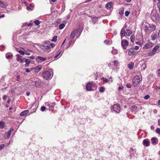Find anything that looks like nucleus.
I'll list each match as a JSON object with an SVG mask.
<instances>
[{
    "instance_id": "obj_10",
    "label": "nucleus",
    "mask_w": 160,
    "mask_h": 160,
    "mask_svg": "<svg viewBox=\"0 0 160 160\" xmlns=\"http://www.w3.org/2000/svg\"><path fill=\"white\" fill-rule=\"evenodd\" d=\"M55 105V102L50 104H46V105L49 108V109L50 110H53V109L54 106Z\"/></svg>"
},
{
    "instance_id": "obj_9",
    "label": "nucleus",
    "mask_w": 160,
    "mask_h": 160,
    "mask_svg": "<svg viewBox=\"0 0 160 160\" xmlns=\"http://www.w3.org/2000/svg\"><path fill=\"white\" fill-rule=\"evenodd\" d=\"M17 60L18 62H20V63H22L23 62V59L24 58H22V57L20 56L19 54H18L16 55Z\"/></svg>"
},
{
    "instance_id": "obj_12",
    "label": "nucleus",
    "mask_w": 160,
    "mask_h": 160,
    "mask_svg": "<svg viewBox=\"0 0 160 160\" xmlns=\"http://www.w3.org/2000/svg\"><path fill=\"white\" fill-rule=\"evenodd\" d=\"M78 30L75 29L71 33L70 35V38L71 39H73L75 37L76 33L77 32Z\"/></svg>"
},
{
    "instance_id": "obj_64",
    "label": "nucleus",
    "mask_w": 160,
    "mask_h": 160,
    "mask_svg": "<svg viewBox=\"0 0 160 160\" xmlns=\"http://www.w3.org/2000/svg\"><path fill=\"white\" fill-rule=\"evenodd\" d=\"M26 94L27 96H29L30 94V92H26Z\"/></svg>"
},
{
    "instance_id": "obj_49",
    "label": "nucleus",
    "mask_w": 160,
    "mask_h": 160,
    "mask_svg": "<svg viewBox=\"0 0 160 160\" xmlns=\"http://www.w3.org/2000/svg\"><path fill=\"white\" fill-rule=\"evenodd\" d=\"M32 24H31L30 23L29 24H27L26 23H25L23 25H22V27L23 26H25L27 25L28 26H30Z\"/></svg>"
},
{
    "instance_id": "obj_23",
    "label": "nucleus",
    "mask_w": 160,
    "mask_h": 160,
    "mask_svg": "<svg viewBox=\"0 0 160 160\" xmlns=\"http://www.w3.org/2000/svg\"><path fill=\"white\" fill-rule=\"evenodd\" d=\"M98 17H93L92 18V21L94 24H95L98 20Z\"/></svg>"
},
{
    "instance_id": "obj_22",
    "label": "nucleus",
    "mask_w": 160,
    "mask_h": 160,
    "mask_svg": "<svg viewBox=\"0 0 160 160\" xmlns=\"http://www.w3.org/2000/svg\"><path fill=\"white\" fill-rule=\"evenodd\" d=\"M132 33L131 31L129 29L126 30V34L128 36H130Z\"/></svg>"
},
{
    "instance_id": "obj_8",
    "label": "nucleus",
    "mask_w": 160,
    "mask_h": 160,
    "mask_svg": "<svg viewBox=\"0 0 160 160\" xmlns=\"http://www.w3.org/2000/svg\"><path fill=\"white\" fill-rule=\"evenodd\" d=\"M142 143L144 146L148 147L150 144V141L148 139H145L143 141Z\"/></svg>"
},
{
    "instance_id": "obj_60",
    "label": "nucleus",
    "mask_w": 160,
    "mask_h": 160,
    "mask_svg": "<svg viewBox=\"0 0 160 160\" xmlns=\"http://www.w3.org/2000/svg\"><path fill=\"white\" fill-rule=\"evenodd\" d=\"M7 98V96L6 95H4L2 97V98L4 100H5Z\"/></svg>"
},
{
    "instance_id": "obj_47",
    "label": "nucleus",
    "mask_w": 160,
    "mask_h": 160,
    "mask_svg": "<svg viewBox=\"0 0 160 160\" xmlns=\"http://www.w3.org/2000/svg\"><path fill=\"white\" fill-rule=\"evenodd\" d=\"M12 56V55H8L6 56V58L7 59H8L10 58Z\"/></svg>"
},
{
    "instance_id": "obj_40",
    "label": "nucleus",
    "mask_w": 160,
    "mask_h": 160,
    "mask_svg": "<svg viewBox=\"0 0 160 160\" xmlns=\"http://www.w3.org/2000/svg\"><path fill=\"white\" fill-rule=\"evenodd\" d=\"M154 53L152 52V51L148 52V54L149 56H151L154 55Z\"/></svg>"
},
{
    "instance_id": "obj_5",
    "label": "nucleus",
    "mask_w": 160,
    "mask_h": 160,
    "mask_svg": "<svg viewBox=\"0 0 160 160\" xmlns=\"http://www.w3.org/2000/svg\"><path fill=\"white\" fill-rule=\"evenodd\" d=\"M112 109L113 111L117 113L120 112V107L119 105L114 104L113 106Z\"/></svg>"
},
{
    "instance_id": "obj_48",
    "label": "nucleus",
    "mask_w": 160,
    "mask_h": 160,
    "mask_svg": "<svg viewBox=\"0 0 160 160\" xmlns=\"http://www.w3.org/2000/svg\"><path fill=\"white\" fill-rule=\"evenodd\" d=\"M129 13H130L129 12L127 11H126L125 12V16L126 17H128L129 15Z\"/></svg>"
},
{
    "instance_id": "obj_31",
    "label": "nucleus",
    "mask_w": 160,
    "mask_h": 160,
    "mask_svg": "<svg viewBox=\"0 0 160 160\" xmlns=\"http://www.w3.org/2000/svg\"><path fill=\"white\" fill-rule=\"evenodd\" d=\"M65 26V25L64 23H62L59 26V28L60 29H63Z\"/></svg>"
},
{
    "instance_id": "obj_18",
    "label": "nucleus",
    "mask_w": 160,
    "mask_h": 160,
    "mask_svg": "<svg viewBox=\"0 0 160 160\" xmlns=\"http://www.w3.org/2000/svg\"><path fill=\"white\" fill-rule=\"evenodd\" d=\"M37 59L39 60L42 61H44L47 60V59L45 58L42 57L40 56H38L37 57Z\"/></svg>"
},
{
    "instance_id": "obj_34",
    "label": "nucleus",
    "mask_w": 160,
    "mask_h": 160,
    "mask_svg": "<svg viewBox=\"0 0 160 160\" xmlns=\"http://www.w3.org/2000/svg\"><path fill=\"white\" fill-rule=\"evenodd\" d=\"M25 62L26 64H28L29 65L30 64L31 62L30 60L27 59H26L25 60Z\"/></svg>"
},
{
    "instance_id": "obj_27",
    "label": "nucleus",
    "mask_w": 160,
    "mask_h": 160,
    "mask_svg": "<svg viewBox=\"0 0 160 160\" xmlns=\"http://www.w3.org/2000/svg\"><path fill=\"white\" fill-rule=\"evenodd\" d=\"M134 66V63L133 62H131L128 65V68L130 69H132Z\"/></svg>"
},
{
    "instance_id": "obj_37",
    "label": "nucleus",
    "mask_w": 160,
    "mask_h": 160,
    "mask_svg": "<svg viewBox=\"0 0 160 160\" xmlns=\"http://www.w3.org/2000/svg\"><path fill=\"white\" fill-rule=\"evenodd\" d=\"M156 132L157 133L159 134H160V128H158L156 130Z\"/></svg>"
},
{
    "instance_id": "obj_63",
    "label": "nucleus",
    "mask_w": 160,
    "mask_h": 160,
    "mask_svg": "<svg viewBox=\"0 0 160 160\" xmlns=\"http://www.w3.org/2000/svg\"><path fill=\"white\" fill-rule=\"evenodd\" d=\"M26 71L27 72H30V70H29L28 69V68H27V69H26Z\"/></svg>"
},
{
    "instance_id": "obj_58",
    "label": "nucleus",
    "mask_w": 160,
    "mask_h": 160,
    "mask_svg": "<svg viewBox=\"0 0 160 160\" xmlns=\"http://www.w3.org/2000/svg\"><path fill=\"white\" fill-rule=\"evenodd\" d=\"M136 43L138 44V45H141V44H142V43L141 42H136Z\"/></svg>"
},
{
    "instance_id": "obj_33",
    "label": "nucleus",
    "mask_w": 160,
    "mask_h": 160,
    "mask_svg": "<svg viewBox=\"0 0 160 160\" xmlns=\"http://www.w3.org/2000/svg\"><path fill=\"white\" fill-rule=\"evenodd\" d=\"M57 36H54V37H53V38L51 40V41L56 42L57 41Z\"/></svg>"
},
{
    "instance_id": "obj_4",
    "label": "nucleus",
    "mask_w": 160,
    "mask_h": 160,
    "mask_svg": "<svg viewBox=\"0 0 160 160\" xmlns=\"http://www.w3.org/2000/svg\"><path fill=\"white\" fill-rule=\"evenodd\" d=\"M129 42L125 39H122L121 41V45L123 49H126L127 47L128 46Z\"/></svg>"
},
{
    "instance_id": "obj_41",
    "label": "nucleus",
    "mask_w": 160,
    "mask_h": 160,
    "mask_svg": "<svg viewBox=\"0 0 160 160\" xmlns=\"http://www.w3.org/2000/svg\"><path fill=\"white\" fill-rule=\"evenodd\" d=\"M61 51H59V52L55 56L54 58H58V57L59 56V55L61 53Z\"/></svg>"
},
{
    "instance_id": "obj_17",
    "label": "nucleus",
    "mask_w": 160,
    "mask_h": 160,
    "mask_svg": "<svg viewBox=\"0 0 160 160\" xmlns=\"http://www.w3.org/2000/svg\"><path fill=\"white\" fill-rule=\"evenodd\" d=\"M45 48L46 49L45 51L46 53H48L49 54L50 53L51 50L50 49V46H49L48 45L45 46Z\"/></svg>"
},
{
    "instance_id": "obj_35",
    "label": "nucleus",
    "mask_w": 160,
    "mask_h": 160,
    "mask_svg": "<svg viewBox=\"0 0 160 160\" xmlns=\"http://www.w3.org/2000/svg\"><path fill=\"white\" fill-rule=\"evenodd\" d=\"M34 22L37 25H38L40 23L39 21L37 20L34 21Z\"/></svg>"
},
{
    "instance_id": "obj_29",
    "label": "nucleus",
    "mask_w": 160,
    "mask_h": 160,
    "mask_svg": "<svg viewBox=\"0 0 160 160\" xmlns=\"http://www.w3.org/2000/svg\"><path fill=\"white\" fill-rule=\"evenodd\" d=\"M105 91V88L104 87H100L99 89V91L101 92H103Z\"/></svg>"
},
{
    "instance_id": "obj_11",
    "label": "nucleus",
    "mask_w": 160,
    "mask_h": 160,
    "mask_svg": "<svg viewBox=\"0 0 160 160\" xmlns=\"http://www.w3.org/2000/svg\"><path fill=\"white\" fill-rule=\"evenodd\" d=\"M113 6V3L112 2H110L108 3L105 5V8L109 10Z\"/></svg>"
},
{
    "instance_id": "obj_50",
    "label": "nucleus",
    "mask_w": 160,
    "mask_h": 160,
    "mask_svg": "<svg viewBox=\"0 0 160 160\" xmlns=\"http://www.w3.org/2000/svg\"><path fill=\"white\" fill-rule=\"evenodd\" d=\"M5 146L4 144H2L0 145V150L2 149Z\"/></svg>"
},
{
    "instance_id": "obj_56",
    "label": "nucleus",
    "mask_w": 160,
    "mask_h": 160,
    "mask_svg": "<svg viewBox=\"0 0 160 160\" xmlns=\"http://www.w3.org/2000/svg\"><path fill=\"white\" fill-rule=\"evenodd\" d=\"M139 49V47L138 46H135L134 49L136 50H138Z\"/></svg>"
},
{
    "instance_id": "obj_44",
    "label": "nucleus",
    "mask_w": 160,
    "mask_h": 160,
    "mask_svg": "<svg viewBox=\"0 0 160 160\" xmlns=\"http://www.w3.org/2000/svg\"><path fill=\"white\" fill-rule=\"evenodd\" d=\"M18 52L20 53L21 55H24V54H25V52L23 51H22V50H19L18 51Z\"/></svg>"
},
{
    "instance_id": "obj_1",
    "label": "nucleus",
    "mask_w": 160,
    "mask_h": 160,
    "mask_svg": "<svg viewBox=\"0 0 160 160\" xmlns=\"http://www.w3.org/2000/svg\"><path fill=\"white\" fill-rule=\"evenodd\" d=\"M151 18L152 20L154 22L158 20L159 19L160 17L156 10H153L152 11L151 13Z\"/></svg>"
},
{
    "instance_id": "obj_36",
    "label": "nucleus",
    "mask_w": 160,
    "mask_h": 160,
    "mask_svg": "<svg viewBox=\"0 0 160 160\" xmlns=\"http://www.w3.org/2000/svg\"><path fill=\"white\" fill-rule=\"evenodd\" d=\"M132 109L133 111L135 110L134 111L136 112V110L137 109V106H132Z\"/></svg>"
},
{
    "instance_id": "obj_24",
    "label": "nucleus",
    "mask_w": 160,
    "mask_h": 160,
    "mask_svg": "<svg viewBox=\"0 0 160 160\" xmlns=\"http://www.w3.org/2000/svg\"><path fill=\"white\" fill-rule=\"evenodd\" d=\"M146 67V65L145 63L142 64L141 67V70L142 71L144 70Z\"/></svg>"
},
{
    "instance_id": "obj_28",
    "label": "nucleus",
    "mask_w": 160,
    "mask_h": 160,
    "mask_svg": "<svg viewBox=\"0 0 160 160\" xmlns=\"http://www.w3.org/2000/svg\"><path fill=\"white\" fill-rule=\"evenodd\" d=\"M22 49L23 50L24 52H27V51H28L30 52H32V51L28 49L27 48H22Z\"/></svg>"
},
{
    "instance_id": "obj_61",
    "label": "nucleus",
    "mask_w": 160,
    "mask_h": 160,
    "mask_svg": "<svg viewBox=\"0 0 160 160\" xmlns=\"http://www.w3.org/2000/svg\"><path fill=\"white\" fill-rule=\"evenodd\" d=\"M25 54H26L28 55H30V53L27 52H25Z\"/></svg>"
},
{
    "instance_id": "obj_53",
    "label": "nucleus",
    "mask_w": 160,
    "mask_h": 160,
    "mask_svg": "<svg viewBox=\"0 0 160 160\" xmlns=\"http://www.w3.org/2000/svg\"><path fill=\"white\" fill-rule=\"evenodd\" d=\"M102 79H103V81L105 82H107L108 81V80L106 78H103Z\"/></svg>"
},
{
    "instance_id": "obj_2",
    "label": "nucleus",
    "mask_w": 160,
    "mask_h": 160,
    "mask_svg": "<svg viewBox=\"0 0 160 160\" xmlns=\"http://www.w3.org/2000/svg\"><path fill=\"white\" fill-rule=\"evenodd\" d=\"M141 81L140 78L138 76L134 77L132 80V83L134 86H137L138 85Z\"/></svg>"
},
{
    "instance_id": "obj_46",
    "label": "nucleus",
    "mask_w": 160,
    "mask_h": 160,
    "mask_svg": "<svg viewBox=\"0 0 160 160\" xmlns=\"http://www.w3.org/2000/svg\"><path fill=\"white\" fill-rule=\"evenodd\" d=\"M150 98V96L148 95H147L146 96H145L144 98L145 99H148L149 98Z\"/></svg>"
},
{
    "instance_id": "obj_7",
    "label": "nucleus",
    "mask_w": 160,
    "mask_h": 160,
    "mask_svg": "<svg viewBox=\"0 0 160 160\" xmlns=\"http://www.w3.org/2000/svg\"><path fill=\"white\" fill-rule=\"evenodd\" d=\"M128 51V55L129 56L134 55L135 54V52L132 48H130L129 49H128L126 51Z\"/></svg>"
},
{
    "instance_id": "obj_19",
    "label": "nucleus",
    "mask_w": 160,
    "mask_h": 160,
    "mask_svg": "<svg viewBox=\"0 0 160 160\" xmlns=\"http://www.w3.org/2000/svg\"><path fill=\"white\" fill-rule=\"evenodd\" d=\"M7 5L8 4H7V3H4L3 2H0V7H1L5 8L7 7Z\"/></svg>"
},
{
    "instance_id": "obj_15",
    "label": "nucleus",
    "mask_w": 160,
    "mask_h": 160,
    "mask_svg": "<svg viewBox=\"0 0 160 160\" xmlns=\"http://www.w3.org/2000/svg\"><path fill=\"white\" fill-rule=\"evenodd\" d=\"M125 34L126 31H125V30L123 28H122L120 32V35L122 39V38L125 36Z\"/></svg>"
},
{
    "instance_id": "obj_39",
    "label": "nucleus",
    "mask_w": 160,
    "mask_h": 160,
    "mask_svg": "<svg viewBox=\"0 0 160 160\" xmlns=\"http://www.w3.org/2000/svg\"><path fill=\"white\" fill-rule=\"evenodd\" d=\"M29 6H28L27 8V9L28 10H31V8L32 7V5L31 4H30Z\"/></svg>"
},
{
    "instance_id": "obj_55",
    "label": "nucleus",
    "mask_w": 160,
    "mask_h": 160,
    "mask_svg": "<svg viewBox=\"0 0 160 160\" xmlns=\"http://www.w3.org/2000/svg\"><path fill=\"white\" fill-rule=\"evenodd\" d=\"M104 42H105V43L106 44H109L110 43V42L108 40H105L104 41Z\"/></svg>"
},
{
    "instance_id": "obj_6",
    "label": "nucleus",
    "mask_w": 160,
    "mask_h": 160,
    "mask_svg": "<svg viewBox=\"0 0 160 160\" xmlns=\"http://www.w3.org/2000/svg\"><path fill=\"white\" fill-rule=\"evenodd\" d=\"M13 129H11L8 132L6 133L4 135V137L5 139H8L11 136V133L13 131Z\"/></svg>"
},
{
    "instance_id": "obj_13",
    "label": "nucleus",
    "mask_w": 160,
    "mask_h": 160,
    "mask_svg": "<svg viewBox=\"0 0 160 160\" xmlns=\"http://www.w3.org/2000/svg\"><path fill=\"white\" fill-rule=\"evenodd\" d=\"M153 46V43H148L146 44L143 47L144 48L148 49Z\"/></svg>"
},
{
    "instance_id": "obj_52",
    "label": "nucleus",
    "mask_w": 160,
    "mask_h": 160,
    "mask_svg": "<svg viewBox=\"0 0 160 160\" xmlns=\"http://www.w3.org/2000/svg\"><path fill=\"white\" fill-rule=\"evenodd\" d=\"M113 62L114 63V65L116 66H117L118 63V62L116 60H115V61Z\"/></svg>"
},
{
    "instance_id": "obj_3",
    "label": "nucleus",
    "mask_w": 160,
    "mask_h": 160,
    "mask_svg": "<svg viewBox=\"0 0 160 160\" xmlns=\"http://www.w3.org/2000/svg\"><path fill=\"white\" fill-rule=\"evenodd\" d=\"M42 76L43 78L46 80L51 79L52 78L50 72L48 71L44 72L42 74Z\"/></svg>"
},
{
    "instance_id": "obj_21",
    "label": "nucleus",
    "mask_w": 160,
    "mask_h": 160,
    "mask_svg": "<svg viewBox=\"0 0 160 160\" xmlns=\"http://www.w3.org/2000/svg\"><path fill=\"white\" fill-rule=\"evenodd\" d=\"M159 48V46H156L153 48V49L152 51V52L154 53V54H155Z\"/></svg>"
},
{
    "instance_id": "obj_32",
    "label": "nucleus",
    "mask_w": 160,
    "mask_h": 160,
    "mask_svg": "<svg viewBox=\"0 0 160 160\" xmlns=\"http://www.w3.org/2000/svg\"><path fill=\"white\" fill-rule=\"evenodd\" d=\"M131 41L132 42H133L135 40V37L133 35H132L130 37Z\"/></svg>"
},
{
    "instance_id": "obj_42",
    "label": "nucleus",
    "mask_w": 160,
    "mask_h": 160,
    "mask_svg": "<svg viewBox=\"0 0 160 160\" xmlns=\"http://www.w3.org/2000/svg\"><path fill=\"white\" fill-rule=\"evenodd\" d=\"M157 39L160 41V29L159 30L158 33V36L157 37Z\"/></svg>"
},
{
    "instance_id": "obj_59",
    "label": "nucleus",
    "mask_w": 160,
    "mask_h": 160,
    "mask_svg": "<svg viewBox=\"0 0 160 160\" xmlns=\"http://www.w3.org/2000/svg\"><path fill=\"white\" fill-rule=\"evenodd\" d=\"M4 125V123L3 122H0V126H3Z\"/></svg>"
},
{
    "instance_id": "obj_43",
    "label": "nucleus",
    "mask_w": 160,
    "mask_h": 160,
    "mask_svg": "<svg viewBox=\"0 0 160 160\" xmlns=\"http://www.w3.org/2000/svg\"><path fill=\"white\" fill-rule=\"evenodd\" d=\"M131 86V85L130 83H127L126 84V87L128 88H130Z\"/></svg>"
},
{
    "instance_id": "obj_38",
    "label": "nucleus",
    "mask_w": 160,
    "mask_h": 160,
    "mask_svg": "<svg viewBox=\"0 0 160 160\" xmlns=\"http://www.w3.org/2000/svg\"><path fill=\"white\" fill-rule=\"evenodd\" d=\"M158 2L157 4V5L159 8V12L160 13V0H158Z\"/></svg>"
},
{
    "instance_id": "obj_26",
    "label": "nucleus",
    "mask_w": 160,
    "mask_h": 160,
    "mask_svg": "<svg viewBox=\"0 0 160 160\" xmlns=\"http://www.w3.org/2000/svg\"><path fill=\"white\" fill-rule=\"evenodd\" d=\"M41 67H37L34 68V71L35 72H38L41 69Z\"/></svg>"
},
{
    "instance_id": "obj_51",
    "label": "nucleus",
    "mask_w": 160,
    "mask_h": 160,
    "mask_svg": "<svg viewBox=\"0 0 160 160\" xmlns=\"http://www.w3.org/2000/svg\"><path fill=\"white\" fill-rule=\"evenodd\" d=\"M54 46H55V44L53 43H51L50 44V45L49 46H50V47L52 48H53V47H54Z\"/></svg>"
},
{
    "instance_id": "obj_62",
    "label": "nucleus",
    "mask_w": 160,
    "mask_h": 160,
    "mask_svg": "<svg viewBox=\"0 0 160 160\" xmlns=\"http://www.w3.org/2000/svg\"><path fill=\"white\" fill-rule=\"evenodd\" d=\"M158 76L160 77V68L158 71Z\"/></svg>"
},
{
    "instance_id": "obj_45",
    "label": "nucleus",
    "mask_w": 160,
    "mask_h": 160,
    "mask_svg": "<svg viewBox=\"0 0 160 160\" xmlns=\"http://www.w3.org/2000/svg\"><path fill=\"white\" fill-rule=\"evenodd\" d=\"M46 109V107L44 106L42 107L41 108V110L43 112Z\"/></svg>"
},
{
    "instance_id": "obj_25",
    "label": "nucleus",
    "mask_w": 160,
    "mask_h": 160,
    "mask_svg": "<svg viewBox=\"0 0 160 160\" xmlns=\"http://www.w3.org/2000/svg\"><path fill=\"white\" fill-rule=\"evenodd\" d=\"M151 37L152 40H154L157 38V35L156 33L153 34L151 36Z\"/></svg>"
},
{
    "instance_id": "obj_16",
    "label": "nucleus",
    "mask_w": 160,
    "mask_h": 160,
    "mask_svg": "<svg viewBox=\"0 0 160 160\" xmlns=\"http://www.w3.org/2000/svg\"><path fill=\"white\" fill-rule=\"evenodd\" d=\"M151 140L152 141V144L153 145H156L158 144L157 139L155 138H152Z\"/></svg>"
},
{
    "instance_id": "obj_20",
    "label": "nucleus",
    "mask_w": 160,
    "mask_h": 160,
    "mask_svg": "<svg viewBox=\"0 0 160 160\" xmlns=\"http://www.w3.org/2000/svg\"><path fill=\"white\" fill-rule=\"evenodd\" d=\"M29 112V111L28 110H25L22 112L20 113V115L21 116H23L27 114Z\"/></svg>"
},
{
    "instance_id": "obj_14",
    "label": "nucleus",
    "mask_w": 160,
    "mask_h": 160,
    "mask_svg": "<svg viewBox=\"0 0 160 160\" xmlns=\"http://www.w3.org/2000/svg\"><path fill=\"white\" fill-rule=\"evenodd\" d=\"M86 89L88 91H91L92 90V84L91 82L88 83L86 86Z\"/></svg>"
},
{
    "instance_id": "obj_54",
    "label": "nucleus",
    "mask_w": 160,
    "mask_h": 160,
    "mask_svg": "<svg viewBox=\"0 0 160 160\" xmlns=\"http://www.w3.org/2000/svg\"><path fill=\"white\" fill-rule=\"evenodd\" d=\"M18 65L17 63H15L13 64V66L15 67H18Z\"/></svg>"
},
{
    "instance_id": "obj_30",
    "label": "nucleus",
    "mask_w": 160,
    "mask_h": 160,
    "mask_svg": "<svg viewBox=\"0 0 160 160\" xmlns=\"http://www.w3.org/2000/svg\"><path fill=\"white\" fill-rule=\"evenodd\" d=\"M150 30L152 31H154L156 29V27L152 25H151L150 27Z\"/></svg>"
},
{
    "instance_id": "obj_57",
    "label": "nucleus",
    "mask_w": 160,
    "mask_h": 160,
    "mask_svg": "<svg viewBox=\"0 0 160 160\" xmlns=\"http://www.w3.org/2000/svg\"><path fill=\"white\" fill-rule=\"evenodd\" d=\"M4 48V46H0V50H2V49H3Z\"/></svg>"
}]
</instances>
